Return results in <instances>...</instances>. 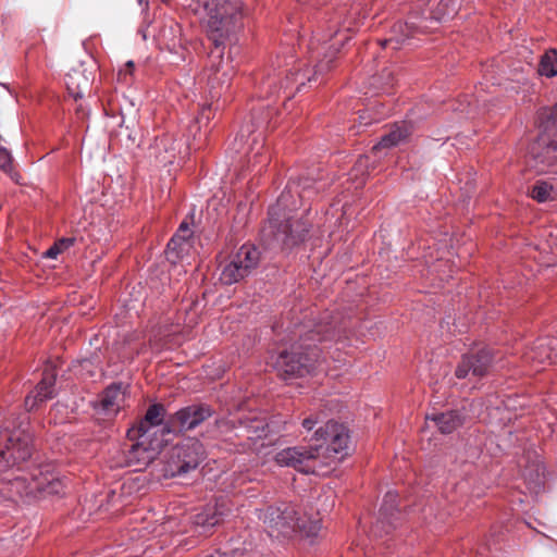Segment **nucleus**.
I'll return each mask as SVG.
<instances>
[{
    "label": "nucleus",
    "mask_w": 557,
    "mask_h": 557,
    "mask_svg": "<svg viewBox=\"0 0 557 557\" xmlns=\"http://www.w3.org/2000/svg\"><path fill=\"white\" fill-rule=\"evenodd\" d=\"M338 18L339 15L325 20L326 25H321L310 40V58L317 59L312 71H302L292 54L283 62L277 57L272 70L259 83V96L269 103L265 110H253L250 122L240 127L234 140V149L244 153L248 170L259 173L271 160L265 148V131L275 126L273 115L277 113V101L282 99V104L287 108V101L305 87L306 82L318 81L333 67L339 46L350 38L342 33L351 30L346 23L339 26Z\"/></svg>",
    "instance_id": "obj_1"
},
{
    "label": "nucleus",
    "mask_w": 557,
    "mask_h": 557,
    "mask_svg": "<svg viewBox=\"0 0 557 557\" xmlns=\"http://www.w3.org/2000/svg\"><path fill=\"white\" fill-rule=\"evenodd\" d=\"M314 178L301 176L290 180L278 196L276 202L269 208L268 220L261 230V244H305L306 242L323 240L322 231L312 222L311 208H305L299 218L290 213L318 194Z\"/></svg>",
    "instance_id": "obj_2"
},
{
    "label": "nucleus",
    "mask_w": 557,
    "mask_h": 557,
    "mask_svg": "<svg viewBox=\"0 0 557 557\" xmlns=\"http://www.w3.org/2000/svg\"><path fill=\"white\" fill-rule=\"evenodd\" d=\"M195 12L205 14L208 38L214 46L215 51L210 52V73L208 85L211 96L220 97L226 90L233 78V69L228 63H223V50L225 39L231 33L242 26L244 16L243 3L240 0H196Z\"/></svg>",
    "instance_id": "obj_3"
},
{
    "label": "nucleus",
    "mask_w": 557,
    "mask_h": 557,
    "mask_svg": "<svg viewBox=\"0 0 557 557\" xmlns=\"http://www.w3.org/2000/svg\"><path fill=\"white\" fill-rule=\"evenodd\" d=\"M329 318L326 315L313 325L304 324L298 341L277 354L273 360V369L282 380L288 381L309 374L321 355L317 342L339 337L342 329L334 321H329Z\"/></svg>",
    "instance_id": "obj_4"
},
{
    "label": "nucleus",
    "mask_w": 557,
    "mask_h": 557,
    "mask_svg": "<svg viewBox=\"0 0 557 557\" xmlns=\"http://www.w3.org/2000/svg\"><path fill=\"white\" fill-rule=\"evenodd\" d=\"M461 5L460 0H440L434 9L429 10V16L423 11L411 13L406 22H397L393 25L392 36L377 40V44L386 49L392 47L398 49L406 40L413 37L418 33H426L431 27L429 23L445 22L454 17Z\"/></svg>",
    "instance_id": "obj_5"
},
{
    "label": "nucleus",
    "mask_w": 557,
    "mask_h": 557,
    "mask_svg": "<svg viewBox=\"0 0 557 557\" xmlns=\"http://www.w3.org/2000/svg\"><path fill=\"white\" fill-rule=\"evenodd\" d=\"M33 435L27 422H0V472L26 461L33 451Z\"/></svg>",
    "instance_id": "obj_6"
},
{
    "label": "nucleus",
    "mask_w": 557,
    "mask_h": 557,
    "mask_svg": "<svg viewBox=\"0 0 557 557\" xmlns=\"http://www.w3.org/2000/svg\"><path fill=\"white\" fill-rule=\"evenodd\" d=\"M327 457L321 447L297 445L276 453L274 460L281 467H289L305 474L326 475L330 473Z\"/></svg>",
    "instance_id": "obj_7"
},
{
    "label": "nucleus",
    "mask_w": 557,
    "mask_h": 557,
    "mask_svg": "<svg viewBox=\"0 0 557 557\" xmlns=\"http://www.w3.org/2000/svg\"><path fill=\"white\" fill-rule=\"evenodd\" d=\"M205 458L203 445L195 438H188L168 451L162 475L164 478L184 476L196 470Z\"/></svg>",
    "instance_id": "obj_8"
},
{
    "label": "nucleus",
    "mask_w": 557,
    "mask_h": 557,
    "mask_svg": "<svg viewBox=\"0 0 557 557\" xmlns=\"http://www.w3.org/2000/svg\"><path fill=\"white\" fill-rule=\"evenodd\" d=\"M317 442L314 447H321L322 456L327 457V467L333 470V465L339 462L348 454L350 436L348 429L334 420L327 421L313 434Z\"/></svg>",
    "instance_id": "obj_9"
},
{
    "label": "nucleus",
    "mask_w": 557,
    "mask_h": 557,
    "mask_svg": "<svg viewBox=\"0 0 557 557\" xmlns=\"http://www.w3.org/2000/svg\"><path fill=\"white\" fill-rule=\"evenodd\" d=\"M263 521L271 532L277 531L284 536L299 530L308 534H315L319 527L314 523L309 530L306 528V521L299 516L295 505L280 503L275 506H269L263 515ZM270 535H273L270 533Z\"/></svg>",
    "instance_id": "obj_10"
},
{
    "label": "nucleus",
    "mask_w": 557,
    "mask_h": 557,
    "mask_svg": "<svg viewBox=\"0 0 557 557\" xmlns=\"http://www.w3.org/2000/svg\"><path fill=\"white\" fill-rule=\"evenodd\" d=\"M259 246H239L236 252L231 255L230 262L222 270L220 281L225 285H232L247 276L251 269L256 268L260 260Z\"/></svg>",
    "instance_id": "obj_11"
},
{
    "label": "nucleus",
    "mask_w": 557,
    "mask_h": 557,
    "mask_svg": "<svg viewBox=\"0 0 557 557\" xmlns=\"http://www.w3.org/2000/svg\"><path fill=\"white\" fill-rule=\"evenodd\" d=\"M527 163L537 174L553 171L557 166V137L541 134L529 148Z\"/></svg>",
    "instance_id": "obj_12"
},
{
    "label": "nucleus",
    "mask_w": 557,
    "mask_h": 557,
    "mask_svg": "<svg viewBox=\"0 0 557 557\" xmlns=\"http://www.w3.org/2000/svg\"><path fill=\"white\" fill-rule=\"evenodd\" d=\"M495 360L494 350L487 346L476 347L461 357L457 364L455 375L466 379L470 374L474 377H483L488 374Z\"/></svg>",
    "instance_id": "obj_13"
},
{
    "label": "nucleus",
    "mask_w": 557,
    "mask_h": 557,
    "mask_svg": "<svg viewBox=\"0 0 557 557\" xmlns=\"http://www.w3.org/2000/svg\"><path fill=\"white\" fill-rule=\"evenodd\" d=\"M212 414L211 407L205 404L184 407L170 419V425L163 428L162 434L194 430Z\"/></svg>",
    "instance_id": "obj_14"
},
{
    "label": "nucleus",
    "mask_w": 557,
    "mask_h": 557,
    "mask_svg": "<svg viewBox=\"0 0 557 557\" xmlns=\"http://www.w3.org/2000/svg\"><path fill=\"white\" fill-rule=\"evenodd\" d=\"M165 414V408L161 404L151 405L144 420L141 419V423L145 421L149 423L151 426L159 425L162 423ZM148 430H144L141 425V462L147 461V466L153 465L156 456L161 451L165 440L163 437L153 438L148 446H145V442L143 438L148 437Z\"/></svg>",
    "instance_id": "obj_15"
},
{
    "label": "nucleus",
    "mask_w": 557,
    "mask_h": 557,
    "mask_svg": "<svg viewBox=\"0 0 557 557\" xmlns=\"http://www.w3.org/2000/svg\"><path fill=\"white\" fill-rule=\"evenodd\" d=\"M178 146L181 143L171 135L158 136L146 149L145 158L156 166L171 165L176 161Z\"/></svg>",
    "instance_id": "obj_16"
},
{
    "label": "nucleus",
    "mask_w": 557,
    "mask_h": 557,
    "mask_svg": "<svg viewBox=\"0 0 557 557\" xmlns=\"http://www.w3.org/2000/svg\"><path fill=\"white\" fill-rule=\"evenodd\" d=\"M398 494L387 492L380 508L379 518L371 527L374 536L389 534L398 525L400 512L397 508Z\"/></svg>",
    "instance_id": "obj_17"
},
{
    "label": "nucleus",
    "mask_w": 557,
    "mask_h": 557,
    "mask_svg": "<svg viewBox=\"0 0 557 557\" xmlns=\"http://www.w3.org/2000/svg\"><path fill=\"white\" fill-rule=\"evenodd\" d=\"M123 399L121 384H111L94 401L96 414L102 419H112L119 412Z\"/></svg>",
    "instance_id": "obj_18"
},
{
    "label": "nucleus",
    "mask_w": 557,
    "mask_h": 557,
    "mask_svg": "<svg viewBox=\"0 0 557 557\" xmlns=\"http://www.w3.org/2000/svg\"><path fill=\"white\" fill-rule=\"evenodd\" d=\"M413 132V125L411 122L403 121L395 123L375 144L372 148L374 153L381 149H389L405 144L409 140Z\"/></svg>",
    "instance_id": "obj_19"
},
{
    "label": "nucleus",
    "mask_w": 557,
    "mask_h": 557,
    "mask_svg": "<svg viewBox=\"0 0 557 557\" xmlns=\"http://www.w3.org/2000/svg\"><path fill=\"white\" fill-rule=\"evenodd\" d=\"M57 373L53 368H46L41 381L35 389L25 398V407L33 410L39 403L46 401L54 396V384Z\"/></svg>",
    "instance_id": "obj_20"
},
{
    "label": "nucleus",
    "mask_w": 557,
    "mask_h": 557,
    "mask_svg": "<svg viewBox=\"0 0 557 557\" xmlns=\"http://www.w3.org/2000/svg\"><path fill=\"white\" fill-rule=\"evenodd\" d=\"M238 433L236 436H246L248 443L245 444V449H251L257 440H261L268 435L269 426L264 419L251 417L246 419H238Z\"/></svg>",
    "instance_id": "obj_21"
},
{
    "label": "nucleus",
    "mask_w": 557,
    "mask_h": 557,
    "mask_svg": "<svg viewBox=\"0 0 557 557\" xmlns=\"http://www.w3.org/2000/svg\"><path fill=\"white\" fill-rule=\"evenodd\" d=\"M465 414L457 409L428 416V420L432 421L443 434H450L460 428L465 422Z\"/></svg>",
    "instance_id": "obj_22"
},
{
    "label": "nucleus",
    "mask_w": 557,
    "mask_h": 557,
    "mask_svg": "<svg viewBox=\"0 0 557 557\" xmlns=\"http://www.w3.org/2000/svg\"><path fill=\"white\" fill-rule=\"evenodd\" d=\"M523 480L531 493L537 494L545 483V468L542 461L535 457L529 460L522 470Z\"/></svg>",
    "instance_id": "obj_23"
},
{
    "label": "nucleus",
    "mask_w": 557,
    "mask_h": 557,
    "mask_svg": "<svg viewBox=\"0 0 557 557\" xmlns=\"http://www.w3.org/2000/svg\"><path fill=\"white\" fill-rule=\"evenodd\" d=\"M553 346L549 343V336L539 337L533 345L524 352L527 362L537 364H552L553 361Z\"/></svg>",
    "instance_id": "obj_24"
},
{
    "label": "nucleus",
    "mask_w": 557,
    "mask_h": 557,
    "mask_svg": "<svg viewBox=\"0 0 557 557\" xmlns=\"http://www.w3.org/2000/svg\"><path fill=\"white\" fill-rule=\"evenodd\" d=\"M529 196L539 203L554 201L557 198V189L546 181H536L529 190Z\"/></svg>",
    "instance_id": "obj_25"
},
{
    "label": "nucleus",
    "mask_w": 557,
    "mask_h": 557,
    "mask_svg": "<svg viewBox=\"0 0 557 557\" xmlns=\"http://www.w3.org/2000/svg\"><path fill=\"white\" fill-rule=\"evenodd\" d=\"M222 515L223 513L218 509L216 505L208 506L201 512H198L193 517V522L197 527H202L206 530H209L221 522Z\"/></svg>",
    "instance_id": "obj_26"
},
{
    "label": "nucleus",
    "mask_w": 557,
    "mask_h": 557,
    "mask_svg": "<svg viewBox=\"0 0 557 557\" xmlns=\"http://www.w3.org/2000/svg\"><path fill=\"white\" fill-rule=\"evenodd\" d=\"M537 72L541 76L547 78L555 77L557 75V50H547L540 60Z\"/></svg>",
    "instance_id": "obj_27"
},
{
    "label": "nucleus",
    "mask_w": 557,
    "mask_h": 557,
    "mask_svg": "<svg viewBox=\"0 0 557 557\" xmlns=\"http://www.w3.org/2000/svg\"><path fill=\"white\" fill-rule=\"evenodd\" d=\"M194 221L193 214L190 216H186L181 224L178 225L176 232L170 238L168 244H185L189 239L193 238L194 235Z\"/></svg>",
    "instance_id": "obj_28"
},
{
    "label": "nucleus",
    "mask_w": 557,
    "mask_h": 557,
    "mask_svg": "<svg viewBox=\"0 0 557 557\" xmlns=\"http://www.w3.org/2000/svg\"><path fill=\"white\" fill-rule=\"evenodd\" d=\"M0 170L7 173L12 180L17 181L20 176L13 169V156L11 151L0 146Z\"/></svg>",
    "instance_id": "obj_29"
},
{
    "label": "nucleus",
    "mask_w": 557,
    "mask_h": 557,
    "mask_svg": "<svg viewBox=\"0 0 557 557\" xmlns=\"http://www.w3.org/2000/svg\"><path fill=\"white\" fill-rule=\"evenodd\" d=\"M135 67L136 65L133 60L126 61L124 65L117 71V82L123 84H131L134 81Z\"/></svg>",
    "instance_id": "obj_30"
},
{
    "label": "nucleus",
    "mask_w": 557,
    "mask_h": 557,
    "mask_svg": "<svg viewBox=\"0 0 557 557\" xmlns=\"http://www.w3.org/2000/svg\"><path fill=\"white\" fill-rule=\"evenodd\" d=\"M186 246H166L164 250L165 259L172 263L176 264L185 253Z\"/></svg>",
    "instance_id": "obj_31"
},
{
    "label": "nucleus",
    "mask_w": 557,
    "mask_h": 557,
    "mask_svg": "<svg viewBox=\"0 0 557 557\" xmlns=\"http://www.w3.org/2000/svg\"><path fill=\"white\" fill-rule=\"evenodd\" d=\"M76 117L79 122H82L81 127H86V129L89 127L88 124H86L87 120L90 115V108L86 103H78L75 109Z\"/></svg>",
    "instance_id": "obj_32"
},
{
    "label": "nucleus",
    "mask_w": 557,
    "mask_h": 557,
    "mask_svg": "<svg viewBox=\"0 0 557 557\" xmlns=\"http://www.w3.org/2000/svg\"><path fill=\"white\" fill-rule=\"evenodd\" d=\"M127 435L133 441V444L131 446V453H135L139 447V426L134 425L132 429L128 430Z\"/></svg>",
    "instance_id": "obj_33"
},
{
    "label": "nucleus",
    "mask_w": 557,
    "mask_h": 557,
    "mask_svg": "<svg viewBox=\"0 0 557 557\" xmlns=\"http://www.w3.org/2000/svg\"><path fill=\"white\" fill-rule=\"evenodd\" d=\"M368 164H369V157L368 156H360L358 158V160L356 161L354 171L361 172V174L363 175L364 172L368 170Z\"/></svg>",
    "instance_id": "obj_34"
},
{
    "label": "nucleus",
    "mask_w": 557,
    "mask_h": 557,
    "mask_svg": "<svg viewBox=\"0 0 557 557\" xmlns=\"http://www.w3.org/2000/svg\"><path fill=\"white\" fill-rule=\"evenodd\" d=\"M65 246H50V248L42 253L45 258L54 259L63 251Z\"/></svg>",
    "instance_id": "obj_35"
},
{
    "label": "nucleus",
    "mask_w": 557,
    "mask_h": 557,
    "mask_svg": "<svg viewBox=\"0 0 557 557\" xmlns=\"http://www.w3.org/2000/svg\"><path fill=\"white\" fill-rule=\"evenodd\" d=\"M319 417L318 416H313L311 414L310 417L304 419L302 421V426L307 430V431H311L315 424L319 422Z\"/></svg>",
    "instance_id": "obj_36"
},
{
    "label": "nucleus",
    "mask_w": 557,
    "mask_h": 557,
    "mask_svg": "<svg viewBox=\"0 0 557 557\" xmlns=\"http://www.w3.org/2000/svg\"><path fill=\"white\" fill-rule=\"evenodd\" d=\"M60 486H61V482L60 481H51V482H49L47 487L42 488V491L46 492V493H49V494L59 493V487Z\"/></svg>",
    "instance_id": "obj_37"
},
{
    "label": "nucleus",
    "mask_w": 557,
    "mask_h": 557,
    "mask_svg": "<svg viewBox=\"0 0 557 557\" xmlns=\"http://www.w3.org/2000/svg\"><path fill=\"white\" fill-rule=\"evenodd\" d=\"M549 343L550 346H553L552 352H553V361L557 363V337L549 336Z\"/></svg>",
    "instance_id": "obj_38"
},
{
    "label": "nucleus",
    "mask_w": 557,
    "mask_h": 557,
    "mask_svg": "<svg viewBox=\"0 0 557 557\" xmlns=\"http://www.w3.org/2000/svg\"><path fill=\"white\" fill-rule=\"evenodd\" d=\"M545 117L547 120H552V122L555 123L557 119V104L555 106L554 109H549L545 112Z\"/></svg>",
    "instance_id": "obj_39"
},
{
    "label": "nucleus",
    "mask_w": 557,
    "mask_h": 557,
    "mask_svg": "<svg viewBox=\"0 0 557 557\" xmlns=\"http://www.w3.org/2000/svg\"><path fill=\"white\" fill-rule=\"evenodd\" d=\"M54 244H62V245L75 244V238H73V237H62L59 240H57Z\"/></svg>",
    "instance_id": "obj_40"
},
{
    "label": "nucleus",
    "mask_w": 557,
    "mask_h": 557,
    "mask_svg": "<svg viewBox=\"0 0 557 557\" xmlns=\"http://www.w3.org/2000/svg\"><path fill=\"white\" fill-rule=\"evenodd\" d=\"M71 97L74 99L75 102H77L78 100H82L83 97H84V94L78 90V91H72L71 92Z\"/></svg>",
    "instance_id": "obj_41"
},
{
    "label": "nucleus",
    "mask_w": 557,
    "mask_h": 557,
    "mask_svg": "<svg viewBox=\"0 0 557 557\" xmlns=\"http://www.w3.org/2000/svg\"><path fill=\"white\" fill-rule=\"evenodd\" d=\"M218 424H219V428H224V426L228 428L230 424L232 425V428H235V421L234 420H232V421L221 420V421L218 422Z\"/></svg>",
    "instance_id": "obj_42"
},
{
    "label": "nucleus",
    "mask_w": 557,
    "mask_h": 557,
    "mask_svg": "<svg viewBox=\"0 0 557 557\" xmlns=\"http://www.w3.org/2000/svg\"><path fill=\"white\" fill-rule=\"evenodd\" d=\"M126 131H127V134H126L127 139L131 141H135L137 133L135 131H131L128 126H126Z\"/></svg>",
    "instance_id": "obj_43"
},
{
    "label": "nucleus",
    "mask_w": 557,
    "mask_h": 557,
    "mask_svg": "<svg viewBox=\"0 0 557 557\" xmlns=\"http://www.w3.org/2000/svg\"><path fill=\"white\" fill-rule=\"evenodd\" d=\"M141 1V7L145 4V5H148V0H140Z\"/></svg>",
    "instance_id": "obj_44"
},
{
    "label": "nucleus",
    "mask_w": 557,
    "mask_h": 557,
    "mask_svg": "<svg viewBox=\"0 0 557 557\" xmlns=\"http://www.w3.org/2000/svg\"><path fill=\"white\" fill-rule=\"evenodd\" d=\"M141 38L143 39H146L147 38V34L145 32L141 30Z\"/></svg>",
    "instance_id": "obj_45"
},
{
    "label": "nucleus",
    "mask_w": 557,
    "mask_h": 557,
    "mask_svg": "<svg viewBox=\"0 0 557 557\" xmlns=\"http://www.w3.org/2000/svg\"><path fill=\"white\" fill-rule=\"evenodd\" d=\"M125 123V119H124V114L122 113V122H121V126H123V124Z\"/></svg>",
    "instance_id": "obj_46"
},
{
    "label": "nucleus",
    "mask_w": 557,
    "mask_h": 557,
    "mask_svg": "<svg viewBox=\"0 0 557 557\" xmlns=\"http://www.w3.org/2000/svg\"><path fill=\"white\" fill-rule=\"evenodd\" d=\"M387 76H388V78L392 79V73L391 72L387 73ZM389 84L392 85V82Z\"/></svg>",
    "instance_id": "obj_47"
},
{
    "label": "nucleus",
    "mask_w": 557,
    "mask_h": 557,
    "mask_svg": "<svg viewBox=\"0 0 557 557\" xmlns=\"http://www.w3.org/2000/svg\"><path fill=\"white\" fill-rule=\"evenodd\" d=\"M331 240L336 242V238L333 237V234L330 235Z\"/></svg>",
    "instance_id": "obj_48"
},
{
    "label": "nucleus",
    "mask_w": 557,
    "mask_h": 557,
    "mask_svg": "<svg viewBox=\"0 0 557 557\" xmlns=\"http://www.w3.org/2000/svg\"><path fill=\"white\" fill-rule=\"evenodd\" d=\"M205 111H206V109L203 108V109H202V112H201V119H202V117H203V115H205Z\"/></svg>",
    "instance_id": "obj_49"
},
{
    "label": "nucleus",
    "mask_w": 557,
    "mask_h": 557,
    "mask_svg": "<svg viewBox=\"0 0 557 557\" xmlns=\"http://www.w3.org/2000/svg\"><path fill=\"white\" fill-rule=\"evenodd\" d=\"M136 1H137V3L139 4V0H136Z\"/></svg>",
    "instance_id": "obj_50"
},
{
    "label": "nucleus",
    "mask_w": 557,
    "mask_h": 557,
    "mask_svg": "<svg viewBox=\"0 0 557 557\" xmlns=\"http://www.w3.org/2000/svg\"><path fill=\"white\" fill-rule=\"evenodd\" d=\"M136 1H137V3L139 4V0H136Z\"/></svg>",
    "instance_id": "obj_51"
}]
</instances>
